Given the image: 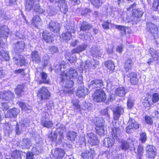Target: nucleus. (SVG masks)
Instances as JSON below:
<instances>
[{"label": "nucleus", "instance_id": "nucleus-31", "mask_svg": "<svg viewBox=\"0 0 159 159\" xmlns=\"http://www.w3.org/2000/svg\"><path fill=\"white\" fill-rule=\"evenodd\" d=\"M31 56L33 61L37 63H38L40 61V57L38 52L36 51H32Z\"/></svg>", "mask_w": 159, "mask_h": 159}, {"label": "nucleus", "instance_id": "nucleus-33", "mask_svg": "<svg viewBox=\"0 0 159 159\" xmlns=\"http://www.w3.org/2000/svg\"><path fill=\"white\" fill-rule=\"evenodd\" d=\"M66 74L67 76H68L70 79H75L78 75L77 70L72 68H70L67 74Z\"/></svg>", "mask_w": 159, "mask_h": 159}, {"label": "nucleus", "instance_id": "nucleus-2", "mask_svg": "<svg viewBox=\"0 0 159 159\" xmlns=\"http://www.w3.org/2000/svg\"><path fill=\"white\" fill-rule=\"evenodd\" d=\"M111 134L113 139L109 138H106L103 141V144L106 147H108L112 146L114 143V139L118 138L120 129L118 128H114L112 129Z\"/></svg>", "mask_w": 159, "mask_h": 159}, {"label": "nucleus", "instance_id": "nucleus-4", "mask_svg": "<svg viewBox=\"0 0 159 159\" xmlns=\"http://www.w3.org/2000/svg\"><path fill=\"white\" fill-rule=\"evenodd\" d=\"M55 131L58 134L57 143H61L64 137L63 134L66 131V128L63 124L59 123L56 125Z\"/></svg>", "mask_w": 159, "mask_h": 159}, {"label": "nucleus", "instance_id": "nucleus-34", "mask_svg": "<svg viewBox=\"0 0 159 159\" xmlns=\"http://www.w3.org/2000/svg\"><path fill=\"white\" fill-rule=\"evenodd\" d=\"M18 105L21 107L22 110L27 113L30 112L32 110V107L25 103L19 102L18 103Z\"/></svg>", "mask_w": 159, "mask_h": 159}, {"label": "nucleus", "instance_id": "nucleus-60", "mask_svg": "<svg viewBox=\"0 0 159 159\" xmlns=\"http://www.w3.org/2000/svg\"><path fill=\"white\" fill-rule=\"evenodd\" d=\"M14 73L16 74H20L23 76L25 75V69H23L16 70L14 71Z\"/></svg>", "mask_w": 159, "mask_h": 159}, {"label": "nucleus", "instance_id": "nucleus-27", "mask_svg": "<svg viewBox=\"0 0 159 159\" xmlns=\"http://www.w3.org/2000/svg\"><path fill=\"white\" fill-rule=\"evenodd\" d=\"M124 112L123 108L121 107H118L113 110V117L115 120H117Z\"/></svg>", "mask_w": 159, "mask_h": 159}, {"label": "nucleus", "instance_id": "nucleus-11", "mask_svg": "<svg viewBox=\"0 0 159 159\" xmlns=\"http://www.w3.org/2000/svg\"><path fill=\"white\" fill-rule=\"evenodd\" d=\"M41 122L44 127L48 128L52 127L53 125L52 121L50 120L49 115L47 112L44 113L43 117L41 120Z\"/></svg>", "mask_w": 159, "mask_h": 159}, {"label": "nucleus", "instance_id": "nucleus-22", "mask_svg": "<svg viewBox=\"0 0 159 159\" xmlns=\"http://www.w3.org/2000/svg\"><path fill=\"white\" fill-rule=\"evenodd\" d=\"M88 90L85 89L83 85L79 87L77 89L76 94L77 96L80 98H83L87 94Z\"/></svg>", "mask_w": 159, "mask_h": 159}, {"label": "nucleus", "instance_id": "nucleus-64", "mask_svg": "<svg viewBox=\"0 0 159 159\" xmlns=\"http://www.w3.org/2000/svg\"><path fill=\"white\" fill-rule=\"evenodd\" d=\"M22 130V128H20L19 125L17 123L15 127V131L16 134L18 135H20L21 134Z\"/></svg>", "mask_w": 159, "mask_h": 159}, {"label": "nucleus", "instance_id": "nucleus-12", "mask_svg": "<svg viewBox=\"0 0 159 159\" xmlns=\"http://www.w3.org/2000/svg\"><path fill=\"white\" fill-rule=\"evenodd\" d=\"M149 52L151 54L152 58H149L147 61L148 64L150 65L154 61L159 63V56L157 51L151 48L149 50Z\"/></svg>", "mask_w": 159, "mask_h": 159}, {"label": "nucleus", "instance_id": "nucleus-39", "mask_svg": "<svg viewBox=\"0 0 159 159\" xmlns=\"http://www.w3.org/2000/svg\"><path fill=\"white\" fill-rule=\"evenodd\" d=\"M48 137L52 141L56 140L57 144H60L57 143V139L58 137V134L55 131H52L48 135Z\"/></svg>", "mask_w": 159, "mask_h": 159}, {"label": "nucleus", "instance_id": "nucleus-14", "mask_svg": "<svg viewBox=\"0 0 159 159\" xmlns=\"http://www.w3.org/2000/svg\"><path fill=\"white\" fill-rule=\"evenodd\" d=\"M48 28L54 33L58 34L60 31V24L57 22L51 21L48 25Z\"/></svg>", "mask_w": 159, "mask_h": 159}, {"label": "nucleus", "instance_id": "nucleus-61", "mask_svg": "<svg viewBox=\"0 0 159 159\" xmlns=\"http://www.w3.org/2000/svg\"><path fill=\"white\" fill-rule=\"evenodd\" d=\"M63 147L65 148L68 151L72 150L73 147L71 144L67 143L66 142H63Z\"/></svg>", "mask_w": 159, "mask_h": 159}, {"label": "nucleus", "instance_id": "nucleus-54", "mask_svg": "<svg viewBox=\"0 0 159 159\" xmlns=\"http://www.w3.org/2000/svg\"><path fill=\"white\" fill-rule=\"evenodd\" d=\"M152 9L155 11L159 10V0H154L153 2Z\"/></svg>", "mask_w": 159, "mask_h": 159}, {"label": "nucleus", "instance_id": "nucleus-55", "mask_svg": "<svg viewBox=\"0 0 159 159\" xmlns=\"http://www.w3.org/2000/svg\"><path fill=\"white\" fill-rule=\"evenodd\" d=\"M91 105V104L88 103L85 101H83L80 105V109H82L83 110H86Z\"/></svg>", "mask_w": 159, "mask_h": 159}, {"label": "nucleus", "instance_id": "nucleus-29", "mask_svg": "<svg viewBox=\"0 0 159 159\" xmlns=\"http://www.w3.org/2000/svg\"><path fill=\"white\" fill-rule=\"evenodd\" d=\"M40 76L41 80L39 81V83L41 84L42 83L48 84L50 83L47 74L44 72L42 71L40 73Z\"/></svg>", "mask_w": 159, "mask_h": 159}, {"label": "nucleus", "instance_id": "nucleus-6", "mask_svg": "<svg viewBox=\"0 0 159 159\" xmlns=\"http://www.w3.org/2000/svg\"><path fill=\"white\" fill-rule=\"evenodd\" d=\"M37 96L41 100H45L49 98L51 94L46 87H43L39 89Z\"/></svg>", "mask_w": 159, "mask_h": 159}, {"label": "nucleus", "instance_id": "nucleus-9", "mask_svg": "<svg viewBox=\"0 0 159 159\" xmlns=\"http://www.w3.org/2000/svg\"><path fill=\"white\" fill-rule=\"evenodd\" d=\"M143 14V12L141 9H134L132 10L133 18L132 20L134 24H137L139 22L138 19L141 17Z\"/></svg>", "mask_w": 159, "mask_h": 159}, {"label": "nucleus", "instance_id": "nucleus-36", "mask_svg": "<svg viewBox=\"0 0 159 159\" xmlns=\"http://www.w3.org/2000/svg\"><path fill=\"white\" fill-rule=\"evenodd\" d=\"M32 23L37 27L41 25L42 24V21L40 16L39 15L34 16L32 20Z\"/></svg>", "mask_w": 159, "mask_h": 159}, {"label": "nucleus", "instance_id": "nucleus-42", "mask_svg": "<svg viewBox=\"0 0 159 159\" xmlns=\"http://www.w3.org/2000/svg\"><path fill=\"white\" fill-rule=\"evenodd\" d=\"M76 136V133L74 131H69L67 133L66 135L67 139L71 141H74Z\"/></svg>", "mask_w": 159, "mask_h": 159}, {"label": "nucleus", "instance_id": "nucleus-63", "mask_svg": "<svg viewBox=\"0 0 159 159\" xmlns=\"http://www.w3.org/2000/svg\"><path fill=\"white\" fill-rule=\"evenodd\" d=\"M50 52L51 54L56 53L58 52V48L55 46H52L49 48Z\"/></svg>", "mask_w": 159, "mask_h": 159}, {"label": "nucleus", "instance_id": "nucleus-10", "mask_svg": "<svg viewBox=\"0 0 159 159\" xmlns=\"http://www.w3.org/2000/svg\"><path fill=\"white\" fill-rule=\"evenodd\" d=\"M146 28L147 31L152 34L154 37L157 36L158 29L156 25L151 22H147Z\"/></svg>", "mask_w": 159, "mask_h": 159}, {"label": "nucleus", "instance_id": "nucleus-32", "mask_svg": "<svg viewBox=\"0 0 159 159\" xmlns=\"http://www.w3.org/2000/svg\"><path fill=\"white\" fill-rule=\"evenodd\" d=\"M127 93V90L124 87H119L115 90L116 95L120 97H124Z\"/></svg>", "mask_w": 159, "mask_h": 159}, {"label": "nucleus", "instance_id": "nucleus-18", "mask_svg": "<svg viewBox=\"0 0 159 159\" xmlns=\"http://www.w3.org/2000/svg\"><path fill=\"white\" fill-rule=\"evenodd\" d=\"M87 137L88 138V142L92 145H98L99 142L96 136L95 135L92 133L88 134Z\"/></svg>", "mask_w": 159, "mask_h": 159}, {"label": "nucleus", "instance_id": "nucleus-37", "mask_svg": "<svg viewBox=\"0 0 159 159\" xmlns=\"http://www.w3.org/2000/svg\"><path fill=\"white\" fill-rule=\"evenodd\" d=\"M10 59L8 53L7 51L3 50L0 51V60L8 61L10 60Z\"/></svg>", "mask_w": 159, "mask_h": 159}, {"label": "nucleus", "instance_id": "nucleus-45", "mask_svg": "<svg viewBox=\"0 0 159 159\" xmlns=\"http://www.w3.org/2000/svg\"><path fill=\"white\" fill-rule=\"evenodd\" d=\"M111 109L108 107H107L102 110L101 111V114L102 116H104L107 119H109L110 116L109 113Z\"/></svg>", "mask_w": 159, "mask_h": 159}, {"label": "nucleus", "instance_id": "nucleus-50", "mask_svg": "<svg viewBox=\"0 0 159 159\" xmlns=\"http://www.w3.org/2000/svg\"><path fill=\"white\" fill-rule=\"evenodd\" d=\"M116 28L119 30L121 31V34L122 35L125 34L126 33V30L128 29L129 28L126 27L124 26H121L120 25H116Z\"/></svg>", "mask_w": 159, "mask_h": 159}, {"label": "nucleus", "instance_id": "nucleus-35", "mask_svg": "<svg viewBox=\"0 0 159 159\" xmlns=\"http://www.w3.org/2000/svg\"><path fill=\"white\" fill-rule=\"evenodd\" d=\"M20 143V145L23 148H29L31 145V141L28 138H24Z\"/></svg>", "mask_w": 159, "mask_h": 159}, {"label": "nucleus", "instance_id": "nucleus-1", "mask_svg": "<svg viewBox=\"0 0 159 159\" xmlns=\"http://www.w3.org/2000/svg\"><path fill=\"white\" fill-rule=\"evenodd\" d=\"M25 9L28 11H30L32 9L40 13H43L44 11L39 5V3L34 0H27L25 5Z\"/></svg>", "mask_w": 159, "mask_h": 159}, {"label": "nucleus", "instance_id": "nucleus-49", "mask_svg": "<svg viewBox=\"0 0 159 159\" xmlns=\"http://www.w3.org/2000/svg\"><path fill=\"white\" fill-rule=\"evenodd\" d=\"M30 120L26 119H22L20 121L21 127H27L29 126Z\"/></svg>", "mask_w": 159, "mask_h": 159}, {"label": "nucleus", "instance_id": "nucleus-59", "mask_svg": "<svg viewBox=\"0 0 159 159\" xmlns=\"http://www.w3.org/2000/svg\"><path fill=\"white\" fill-rule=\"evenodd\" d=\"M79 101L76 98H75L72 100V103L73 105L75 106L77 109L80 108V105L79 104Z\"/></svg>", "mask_w": 159, "mask_h": 159}, {"label": "nucleus", "instance_id": "nucleus-47", "mask_svg": "<svg viewBox=\"0 0 159 159\" xmlns=\"http://www.w3.org/2000/svg\"><path fill=\"white\" fill-rule=\"evenodd\" d=\"M24 86L22 85H18L15 89L16 94L20 96L24 92Z\"/></svg>", "mask_w": 159, "mask_h": 159}, {"label": "nucleus", "instance_id": "nucleus-51", "mask_svg": "<svg viewBox=\"0 0 159 159\" xmlns=\"http://www.w3.org/2000/svg\"><path fill=\"white\" fill-rule=\"evenodd\" d=\"M50 57L48 55H45L43 57L42 64L43 66H47L49 62Z\"/></svg>", "mask_w": 159, "mask_h": 159}, {"label": "nucleus", "instance_id": "nucleus-57", "mask_svg": "<svg viewBox=\"0 0 159 159\" xmlns=\"http://www.w3.org/2000/svg\"><path fill=\"white\" fill-rule=\"evenodd\" d=\"M96 133L100 136H103L104 134V128H96Z\"/></svg>", "mask_w": 159, "mask_h": 159}, {"label": "nucleus", "instance_id": "nucleus-26", "mask_svg": "<svg viewBox=\"0 0 159 159\" xmlns=\"http://www.w3.org/2000/svg\"><path fill=\"white\" fill-rule=\"evenodd\" d=\"M88 44L86 43H84L72 49L71 51L72 54L79 53L86 50Z\"/></svg>", "mask_w": 159, "mask_h": 159}, {"label": "nucleus", "instance_id": "nucleus-23", "mask_svg": "<svg viewBox=\"0 0 159 159\" xmlns=\"http://www.w3.org/2000/svg\"><path fill=\"white\" fill-rule=\"evenodd\" d=\"M96 63L95 60L93 59L90 61L87 60L85 61V65L84 66L85 69H88L89 68H92L94 69L95 68L96 65L99 63L97 61Z\"/></svg>", "mask_w": 159, "mask_h": 159}, {"label": "nucleus", "instance_id": "nucleus-62", "mask_svg": "<svg viewBox=\"0 0 159 159\" xmlns=\"http://www.w3.org/2000/svg\"><path fill=\"white\" fill-rule=\"evenodd\" d=\"M159 94L157 93H155L152 95V102L153 103H156L159 100Z\"/></svg>", "mask_w": 159, "mask_h": 159}, {"label": "nucleus", "instance_id": "nucleus-30", "mask_svg": "<svg viewBox=\"0 0 159 159\" xmlns=\"http://www.w3.org/2000/svg\"><path fill=\"white\" fill-rule=\"evenodd\" d=\"M42 36L43 39L46 43H52L53 40V38L51 34L46 31L43 32Z\"/></svg>", "mask_w": 159, "mask_h": 159}, {"label": "nucleus", "instance_id": "nucleus-13", "mask_svg": "<svg viewBox=\"0 0 159 159\" xmlns=\"http://www.w3.org/2000/svg\"><path fill=\"white\" fill-rule=\"evenodd\" d=\"M129 125L126 128V131L127 133H131L133 132L135 129H138L139 126L138 124L135 121L131 119L130 118L129 121Z\"/></svg>", "mask_w": 159, "mask_h": 159}, {"label": "nucleus", "instance_id": "nucleus-43", "mask_svg": "<svg viewBox=\"0 0 159 159\" xmlns=\"http://www.w3.org/2000/svg\"><path fill=\"white\" fill-rule=\"evenodd\" d=\"M105 66L108 69L111 71H113L115 68L114 62L111 60H108L105 63Z\"/></svg>", "mask_w": 159, "mask_h": 159}, {"label": "nucleus", "instance_id": "nucleus-53", "mask_svg": "<svg viewBox=\"0 0 159 159\" xmlns=\"http://www.w3.org/2000/svg\"><path fill=\"white\" fill-rule=\"evenodd\" d=\"M115 99V95L114 94L110 93L108 95L107 100L106 103L107 104H109L110 102H112Z\"/></svg>", "mask_w": 159, "mask_h": 159}, {"label": "nucleus", "instance_id": "nucleus-16", "mask_svg": "<svg viewBox=\"0 0 159 159\" xmlns=\"http://www.w3.org/2000/svg\"><path fill=\"white\" fill-rule=\"evenodd\" d=\"M103 85V82L101 79H95L90 82L89 85V89H92L97 88H101Z\"/></svg>", "mask_w": 159, "mask_h": 159}, {"label": "nucleus", "instance_id": "nucleus-41", "mask_svg": "<svg viewBox=\"0 0 159 159\" xmlns=\"http://www.w3.org/2000/svg\"><path fill=\"white\" fill-rule=\"evenodd\" d=\"M133 65V62L131 59H127L125 62L124 66V68L126 72L129 71V69H130Z\"/></svg>", "mask_w": 159, "mask_h": 159}, {"label": "nucleus", "instance_id": "nucleus-8", "mask_svg": "<svg viewBox=\"0 0 159 159\" xmlns=\"http://www.w3.org/2000/svg\"><path fill=\"white\" fill-rule=\"evenodd\" d=\"M146 154L148 157L154 158L156 156L157 152L156 148L153 145H148L146 147Z\"/></svg>", "mask_w": 159, "mask_h": 159}, {"label": "nucleus", "instance_id": "nucleus-17", "mask_svg": "<svg viewBox=\"0 0 159 159\" xmlns=\"http://www.w3.org/2000/svg\"><path fill=\"white\" fill-rule=\"evenodd\" d=\"M25 43L23 41H18L15 44L14 50L16 53L19 54L22 52L25 48Z\"/></svg>", "mask_w": 159, "mask_h": 159}, {"label": "nucleus", "instance_id": "nucleus-40", "mask_svg": "<svg viewBox=\"0 0 159 159\" xmlns=\"http://www.w3.org/2000/svg\"><path fill=\"white\" fill-rule=\"evenodd\" d=\"M95 125L98 128H104L105 125V121L103 118H99L96 119Z\"/></svg>", "mask_w": 159, "mask_h": 159}, {"label": "nucleus", "instance_id": "nucleus-52", "mask_svg": "<svg viewBox=\"0 0 159 159\" xmlns=\"http://www.w3.org/2000/svg\"><path fill=\"white\" fill-rule=\"evenodd\" d=\"M32 151L34 154L39 155L42 151L41 147L37 145L32 148Z\"/></svg>", "mask_w": 159, "mask_h": 159}, {"label": "nucleus", "instance_id": "nucleus-21", "mask_svg": "<svg viewBox=\"0 0 159 159\" xmlns=\"http://www.w3.org/2000/svg\"><path fill=\"white\" fill-rule=\"evenodd\" d=\"M65 152L64 150L60 148H56L52 152L53 156L56 159H60L63 158L65 155Z\"/></svg>", "mask_w": 159, "mask_h": 159}, {"label": "nucleus", "instance_id": "nucleus-46", "mask_svg": "<svg viewBox=\"0 0 159 159\" xmlns=\"http://www.w3.org/2000/svg\"><path fill=\"white\" fill-rule=\"evenodd\" d=\"M72 35L70 32H66L62 34V38L63 40L67 41L71 38Z\"/></svg>", "mask_w": 159, "mask_h": 159}, {"label": "nucleus", "instance_id": "nucleus-20", "mask_svg": "<svg viewBox=\"0 0 159 159\" xmlns=\"http://www.w3.org/2000/svg\"><path fill=\"white\" fill-rule=\"evenodd\" d=\"M9 29L6 25L0 26V37L7 38L9 34Z\"/></svg>", "mask_w": 159, "mask_h": 159}, {"label": "nucleus", "instance_id": "nucleus-58", "mask_svg": "<svg viewBox=\"0 0 159 159\" xmlns=\"http://www.w3.org/2000/svg\"><path fill=\"white\" fill-rule=\"evenodd\" d=\"M146 134L145 133L142 132L140 134V140L142 143H144L147 140Z\"/></svg>", "mask_w": 159, "mask_h": 159}, {"label": "nucleus", "instance_id": "nucleus-7", "mask_svg": "<svg viewBox=\"0 0 159 159\" xmlns=\"http://www.w3.org/2000/svg\"><path fill=\"white\" fill-rule=\"evenodd\" d=\"M61 83L63 86L66 88H71L74 84V82L67 79V76L65 73H63L60 75Z\"/></svg>", "mask_w": 159, "mask_h": 159}, {"label": "nucleus", "instance_id": "nucleus-28", "mask_svg": "<svg viewBox=\"0 0 159 159\" xmlns=\"http://www.w3.org/2000/svg\"><path fill=\"white\" fill-rule=\"evenodd\" d=\"M93 26L90 24L85 21H83L81 24L80 29L81 31H83L87 33L89 30L91 29Z\"/></svg>", "mask_w": 159, "mask_h": 159}, {"label": "nucleus", "instance_id": "nucleus-3", "mask_svg": "<svg viewBox=\"0 0 159 159\" xmlns=\"http://www.w3.org/2000/svg\"><path fill=\"white\" fill-rule=\"evenodd\" d=\"M136 142L135 139L133 138H129L127 139L126 141H122L121 143L120 147L121 149L125 151L130 149L131 150L133 149L134 150H135L134 144Z\"/></svg>", "mask_w": 159, "mask_h": 159}, {"label": "nucleus", "instance_id": "nucleus-38", "mask_svg": "<svg viewBox=\"0 0 159 159\" xmlns=\"http://www.w3.org/2000/svg\"><path fill=\"white\" fill-rule=\"evenodd\" d=\"M21 153L20 151L17 150L12 152L11 154V159H21Z\"/></svg>", "mask_w": 159, "mask_h": 159}, {"label": "nucleus", "instance_id": "nucleus-19", "mask_svg": "<svg viewBox=\"0 0 159 159\" xmlns=\"http://www.w3.org/2000/svg\"><path fill=\"white\" fill-rule=\"evenodd\" d=\"M14 94L11 91H4L0 94V98L2 100L9 101L13 98Z\"/></svg>", "mask_w": 159, "mask_h": 159}, {"label": "nucleus", "instance_id": "nucleus-48", "mask_svg": "<svg viewBox=\"0 0 159 159\" xmlns=\"http://www.w3.org/2000/svg\"><path fill=\"white\" fill-rule=\"evenodd\" d=\"M95 7L98 8L102 5V2L100 0H89Z\"/></svg>", "mask_w": 159, "mask_h": 159}, {"label": "nucleus", "instance_id": "nucleus-24", "mask_svg": "<svg viewBox=\"0 0 159 159\" xmlns=\"http://www.w3.org/2000/svg\"><path fill=\"white\" fill-rule=\"evenodd\" d=\"M95 151L92 149H90V151L86 150L81 154V156L84 159H91L93 158L95 156Z\"/></svg>", "mask_w": 159, "mask_h": 159}, {"label": "nucleus", "instance_id": "nucleus-44", "mask_svg": "<svg viewBox=\"0 0 159 159\" xmlns=\"http://www.w3.org/2000/svg\"><path fill=\"white\" fill-rule=\"evenodd\" d=\"M92 54L96 56L101 57L102 51L98 48L95 46L93 47L91 51Z\"/></svg>", "mask_w": 159, "mask_h": 159}, {"label": "nucleus", "instance_id": "nucleus-56", "mask_svg": "<svg viewBox=\"0 0 159 159\" xmlns=\"http://www.w3.org/2000/svg\"><path fill=\"white\" fill-rule=\"evenodd\" d=\"M11 113L13 117L16 116L20 112L19 109L14 108L10 110Z\"/></svg>", "mask_w": 159, "mask_h": 159}, {"label": "nucleus", "instance_id": "nucleus-25", "mask_svg": "<svg viewBox=\"0 0 159 159\" xmlns=\"http://www.w3.org/2000/svg\"><path fill=\"white\" fill-rule=\"evenodd\" d=\"M130 79L131 84L133 85H136L138 84L139 79L137 77V74L135 72H132L127 75Z\"/></svg>", "mask_w": 159, "mask_h": 159}, {"label": "nucleus", "instance_id": "nucleus-5", "mask_svg": "<svg viewBox=\"0 0 159 159\" xmlns=\"http://www.w3.org/2000/svg\"><path fill=\"white\" fill-rule=\"evenodd\" d=\"M93 96L94 101L97 102H104L107 99L105 92L101 89L96 90Z\"/></svg>", "mask_w": 159, "mask_h": 159}, {"label": "nucleus", "instance_id": "nucleus-15", "mask_svg": "<svg viewBox=\"0 0 159 159\" xmlns=\"http://www.w3.org/2000/svg\"><path fill=\"white\" fill-rule=\"evenodd\" d=\"M13 58L14 61L16 65H20V66L25 65L26 60L23 55L17 54L13 57Z\"/></svg>", "mask_w": 159, "mask_h": 159}]
</instances>
